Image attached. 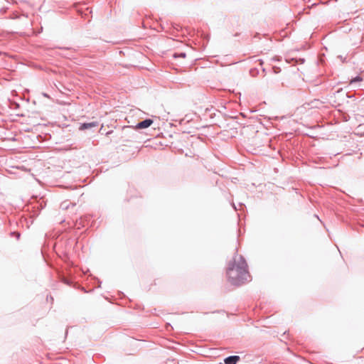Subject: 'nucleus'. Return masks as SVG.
Listing matches in <instances>:
<instances>
[{
    "mask_svg": "<svg viewBox=\"0 0 364 364\" xmlns=\"http://www.w3.org/2000/svg\"><path fill=\"white\" fill-rule=\"evenodd\" d=\"M362 80V78L360 77H355L354 79L351 80V83L353 82H357V81H361Z\"/></svg>",
    "mask_w": 364,
    "mask_h": 364,
    "instance_id": "5",
    "label": "nucleus"
},
{
    "mask_svg": "<svg viewBox=\"0 0 364 364\" xmlns=\"http://www.w3.org/2000/svg\"><path fill=\"white\" fill-rule=\"evenodd\" d=\"M97 125H98V123L95 122H90V123H83L80 125L79 129L80 130H84V129L92 128V127H95Z\"/></svg>",
    "mask_w": 364,
    "mask_h": 364,
    "instance_id": "4",
    "label": "nucleus"
},
{
    "mask_svg": "<svg viewBox=\"0 0 364 364\" xmlns=\"http://www.w3.org/2000/svg\"><path fill=\"white\" fill-rule=\"evenodd\" d=\"M153 120L151 119H146L141 122H139L134 127L135 129H143L148 128L153 124Z\"/></svg>",
    "mask_w": 364,
    "mask_h": 364,
    "instance_id": "2",
    "label": "nucleus"
},
{
    "mask_svg": "<svg viewBox=\"0 0 364 364\" xmlns=\"http://www.w3.org/2000/svg\"><path fill=\"white\" fill-rule=\"evenodd\" d=\"M227 274L234 284H240L248 277L247 265L242 257H235L229 264Z\"/></svg>",
    "mask_w": 364,
    "mask_h": 364,
    "instance_id": "1",
    "label": "nucleus"
},
{
    "mask_svg": "<svg viewBox=\"0 0 364 364\" xmlns=\"http://www.w3.org/2000/svg\"><path fill=\"white\" fill-rule=\"evenodd\" d=\"M111 133H112V132H108L107 133V134H111Z\"/></svg>",
    "mask_w": 364,
    "mask_h": 364,
    "instance_id": "7",
    "label": "nucleus"
},
{
    "mask_svg": "<svg viewBox=\"0 0 364 364\" xmlns=\"http://www.w3.org/2000/svg\"><path fill=\"white\" fill-rule=\"evenodd\" d=\"M178 56H181V57H182V58H185V57H186V53H180V54L178 55Z\"/></svg>",
    "mask_w": 364,
    "mask_h": 364,
    "instance_id": "6",
    "label": "nucleus"
},
{
    "mask_svg": "<svg viewBox=\"0 0 364 364\" xmlns=\"http://www.w3.org/2000/svg\"><path fill=\"white\" fill-rule=\"evenodd\" d=\"M240 360L238 355H232L226 358L224 360L225 364H236Z\"/></svg>",
    "mask_w": 364,
    "mask_h": 364,
    "instance_id": "3",
    "label": "nucleus"
}]
</instances>
